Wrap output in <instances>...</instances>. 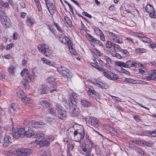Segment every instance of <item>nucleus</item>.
Segmentation results:
<instances>
[{"label": "nucleus", "mask_w": 156, "mask_h": 156, "mask_svg": "<svg viewBox=\"0 0 156 156\" xmlns=\"http://www.w3.org/2000/svg\"><path fill=\"white\" fill-rule=\"evenodd\" d=\"M57 69L58 72L63 76L70 78L72 76L70 71L64 66H60L58 67Z\"/></svg>", "instance_id": "f257e3e1"}, {"label": "nucleus", "mask_w": 156, "mask_h": 156, "mask_svg": "<svg viewBox=\"0 0 156 156\" xmlns=\"http://www.w3.org/2000/svg\"><path fill=\"white\" fill-rule=\"evenodd\" d=\"M56 87L54 86V89L49 90V87L45 84H42L38 87V92L40 94H48L50 91L51 93H52L53 91L55 90Z\"/></svg>", "instance_id": "f03ea898"}, {"label": "nucleus", "mask_w": 156, "mask_h": 156, "mask_svg": "<svg viewBox=\"0 0 156 156\" xmlns=\"http://www.w3.org/2000/svg\"><path fill=\"white\" fill-rule=\"evenodd\" d=\"M17 94L19 98H20L22 101L26 103L31 104L32 103V100L26 97V94L22 90L17 92Z\"/></svg>", "instance_id": "7ed1b4c3"}, {"label": "nucleus", "mask_w": 156, "mask_h": 156, "mask_svg": "<svg viewBox=\"0 0 156 156\" xmlns=\"http://www.w3.org/2000/svg\"><path fill=\"white\" fill-rule=\"evenodd\" d=\"M16 152L19 155H27L32 153L33 150L29 148H20L16 150Z\"/></svg>", "instance_id": "20e7f679"}, {"label": "nucleus", "mask_w": 156, "mask_h": 156, "mask_svg": "<svg viewBox=\"0 0 156 156\" xmlns=\"http://www.w3.org/2000/svg\"><path fill=\"white\" fill-rule=\"evenodd\" d=\"M85 120L88 124L95 127L98 128L99 126L98 121L95 117L87 116L86 117Z\"/></svg>", "instance_id": "39448f33"}, {"label": "nucleus", "mask_w": 156, "mask_h": 156, "mask_svg": "<svg viewBox=\"0 0 156 156\" xmlns=\"http://www.w3.org/2000/svg\"><path fill=\"white\" fill-rule=\"evenodd\" d=\"M12 143V140L11 139L10 134H6L3 138H2V143L4 147H6L8 146L10 144Z\"/></svg>", "instance_id": "423d86ee"}, {"label": "nucleus", "mask_w": 156, "mask_h": 156, "mask_svg": "<svg viewBox=\"0 0 156 156\" xmlns=\"http://www.w3.org/2000/svg\"><path fill=\"white\" fill-rule=\"evenodd\" d=\"M107 72H106L104 76L109 79L115 80L119 78V76L116 74L107 70Z\"/></svg>", "instance_id": "0eeeda50"}, {"label": "nucleus", "mask_w": 156, "mask_h": 156, "mask_svg": "<svg viewBox=\"0 0 156 156\" xmlns=\"http://www.w3.org/2000/svg\"><path fill=\"white\" fill-rule=\"evenodd\" d=\"M78 95L76 94L73 93L72 94L71 97L69 98V104L72 107H75L77 104L75 100L78 99Z\"/></svg>", "instance_id": "6e6552de"}, {"label": "nucleus", "mask_w": 156, "mask_h": 156, "mask_svg": "<svg viewBox=\"0 0 156 156\" xmlns=\"http://www.w3.org/2000/svg\"><path fill=\"white\" fill-rule=\"evenodd\" d=\"M58 116V117L63 119L66 116V110L63 108H57Z\"/></svg>", "instance_id": "1a4fd4ad"}, {"label": "nucleus", "mask_w": 156, "mask_h": 156, "mask_svg": "<svg viewBox=\"0 0 156 156\" xmlns=\"http://www.w3.org/2000/svg\"><path fill=\"white\" fill-rule=\"evenodd\" d=\"M2 24L5 28H7L11 25V20L7 16L1 20Z\"/></svg>", "instance_id": "9d476101"}, {"label": "nucleus", "mask_w": 156, "mask_h": 156, "mask_svg": "<svg viewBox=\"0 0 156 156\" xmlns=\"http://www.w3.org/2000/svg\"><path fill=\"white\" fill-rule=\"evenodd\" d=\"M81 154L87 156H91V149L88 148L87 145H86L84 147H83L80 151Z\"/></svg>", "instance_id": "9b49d317"}, {"label": "nucleus", "mask_w": 156, "mask_h": 156, "mask_svg": "<svg viewBox=\"0 0 156 156\" xmlns=\"http://www.w3.org/2000/svg\"><path fill=\"white\" fill-rule=\"evenodd\" d=\"M74 141L79 142L80 144V141L84 138L85 135L82 134L73 133Z\"/></svg>", "instance_id": "f8f14e48"}, {"label": "nucleus", "mask_w": 156, "mask_h": 156, "mask_svg": "<svg viewBox=\"0 0 156 156\" xmlns=\"http://www.w3.org/2000/svg\"><path fill=\"white\" fill-rule=\"evenodd\" d=\"M112 39L114 42L117 43L122 44V38L120 36L117 35L115 34L112 37Z\"/></svg>", "instance_id": "ddd939ff"}, {"label": "nucleus", "mask_w": 156, "mask_h": 156, "mask_svg": "<svg viewBox=\"0 0 156 156\" xmlns=\"http://www.w3.org/2000/svg\"><path fill=\"white\" fill-rule=\"evenodd\" d=\"M137 62H135L131 60L127 61L125 63V68L135 67L138 65Z\"/></svg>", "instance_id": "4468645a"}, {"label": "nucleus", "mask_w": 156, "mask_h": 156, "mask_svg": "<svg viewBox=\"0 0 156 156\" xmlns=\"http://www.w3.org/2000/svg\"><path fill=\"white\" fill-rule=\"evenodd\" d=\"M87 92L88 94L92 97H94L96 99V97H98V94L94 90H92L90 88H89Z\"/></svg>", "instance_id": "2eb2a0df"}, {"label": "nucleus", "mask_w": 156, "mask_h": 156, "mask_svg": "<svg viewBox=\"0 0 156 156\" xmlns=\"http://www.w3.org/2000/svg\"><path fill=\"white\" fill-rule=\"evenodd\" d=\"M34 135V132L31 129H29L27 131L25 130L24 136L27 137H30Z\"/></svg>", "instance_id": "dca6fc26"}, {"label": "nucleus", "mask_w": 156, "mask_h": 156, "mask_svg": "<svg viewBox=\"0 0 156 156\" xmlns=\"http://www.w3.org/2000/svg\"><path fill=\"white\" fill-rule=\"evenodd\" d=\"M76 133L85 135L84 130L83 127L81 126H80L79 128L75 130L73 132V133L76 134Z\"/></svg>", "instance_id": "f3484780"}, {"label": "nucleus", "mask_w": 156, "mask_h": 156, "mask_svg": "<svg viewBox=\"0 0 156 156\" xmlns=\"http://www.w3.org/2000/svg\"><path fill=\"white\" fill-rule=\"evenodd\" d=\"M60 36H59L58 37V40L62 43L66 44L68 41L69 40V39L66 36H63L62 37V35Z\"/></svg>", "instance_id": "a211bd4d"}, {"label": "nucleus", "mask_w": 156, "mask_h": 156, "mask_svg": "<svg viewBox=\"0 0 156 156\" xmlns=\"http://www.w3.org/2000/svg\"><path fill=\"white\" fill-rule=\"evenodd\" d=\"M145 10L146 12L149 14L151 12H153L154 9L153 7L150 4H147L145 7Z\"/></svg>", "instance_id": "6ab92c4d"}, {"label": "nucleus", "mask_w": 156, "mask_h": 156, "mask_svg": "<svg viewBox=\"0 0 156 156\" xmlns=\"http://www.w3.org/2000/svg\"><path fill=\"white\" fill-rule=\"evenodd\" d=\"M39 104L42 106L49 107L51 106L50 103L47 100H42L39 101Z\"/></svg>", "instance_id": "aec40b11"}, {"label": "nucleus", "mask_w": 156, "mask_h": 156, "mask_svg": "<svg viewBox=\"0 0 156 156\" xmlns=\"http://www.w3.org/2000/svg\"><path fill=\"white\" fill-rule=\"evenodd\" d=\"M50 141L47 140H42L39 142V144L40 147H42L44 146H48L49 145Z\"/></svg>", "instance_id": "412c9836"}, {"label": "nucleus", "mask_w": 156, "mask_h": 156, "mask_svg": "<svg viewBox=\"0 0 156 156\" xmlns=\"http://www.w3.org/2000/svg\"><path fill=\"white\" fill-rule=\"evenodd\" d=\"M34 76L32 75L28 74L26 75L24 80L27 83H30L34 80Z\"/></svg>", "instance_id": "4be33fe9"}, {"label": "nucleus", "mask_w": 156, "mask_h": 156, "mask_svg": "<svg viewBox=\"0 0 156 156\" xmlns=\"http://www.w3.org/2000/svg\"><path fill=\"white\" fill-rule=\"evenodd\" d=\"M16 131L18 132V133L21 136V137H23L25 135V130L24 127L17 128Z\"/></svg>", "instance_id": "5701e85b"}, {"label": "nucleus", "mask_w": 156, "mask_h": 156, "mask_svg": "<svg viewBox=\"0 0 156 156\" xmlns=\"http://www.w3.org/2000/svg\"><path fill=\"white\" fill-rule=\"evenodd\" d=\"M12 133L11 134L14 138L17 139L19 137H21V136L18 133V132L16 131V129H12Z\"/></svg>", "instance_id": "b1692460"}, {"label": "nucleus", "mask_w": 156, "mask_h": 156, "mask_svg": "<svg viewBox=\"0 0 156 156\" xmlns=\"http://www.w3.org/2000/svg\"><path fill=\"white\" fill-rule=\"evenodd\" d=\"M124 81L132 84H136L137 83V80H134L130 78H126Z\"/></svg>", "instance_id": "393cba45"}, {"label": "nucleus", "mask_w": 156, "mask_h": 156, "mask_svg": "<svg viewBox=\"0 0 156 156\" xmlns=\"http://www.w3.org/2000/svg\"><path fill=\"white\" fill-rule=\"evenodd\" d=\"M42 123V122H34L32 123L31 125L33 127L37 128L41 127Z\"/></svg>", "instance_id": "a878e982"}, {"label": "nucleus", "mask_w": 156, "mask_h": 156, "mask_svg": "<svg viewBox=\"0 0 156 156\" xmlns=\"http://www.w3.org/2000/svg\"><path fill=\"white\" fill-rule=\"evenodd\" d=\"M80 112V110L79 108H73L72 112V115L73 116H75L78 115Z\"/></svg>", "instance_id": "bb28decb"}, {"label": "nucleus", "mask_w": 156, "mask_h": 156, "mask_svg": "<svg viewBox=\"0 0 156 156\" xmlns=\"http://www.w3.org/2000/svg\"><path fill=\"white\" fill-rule=\"evenodd\" d=\"M44 136V134L41 131H37L35 135L36 138L39 139H43Z\"/></svg>", "instance_id": "cd10ccee"}, {"label": "nucleus", "mask_w": 156, "mask_h": 156, "mask_svg": "<svg viewBox=\"0 0 156 156\" xmlns=\"http://www.w3.org/2000/svg\"><path fill=\"white\" fill-rule=\"evenodd\" d=\"M81 104L84 107H90L91 105V103L90 102L84 100L81 101Z\"/></svg>", "instance_id": "c85d7f7f"}, {"label": "nucleus", "mask_w": 156, "mask_h": 156, "mask_svg": "<svg viewBox=\"0 0 156 156\" xmlns=\"http://www.w3.org/2000/svg\"><path fill=\"white\" fill-rule=\"evenodd\" d=\"M16 69V67L13 66H11L9 67L8 69L10 75H14L15 70Z\"/></svg>", "instance_id": "c756f323"}, {"label": "nucleus", "mask_w": 156, "mask_h": 156, "mask_svg": "<svg viewBox=\"0 0 156 156\" xmlns=\"http://www.w3.org/2000/svg\"><path fill=\"white\" fill-rule=\"evenodd\" d=\"M47 8L51 15H53L55 11V5H54L52 6L48 7V8Z\"/></svg>", "instance_id": "7c9ffc66"}, {"label": "nucleus", "mask_w": 156, "mask_h": 156, "mask_svg": "<svg viewBox=\"0 0 156 156\" xmlns=\"http://www.w3.org/2000/svg\"><path fill=\"white\" fill-rule=\"evenodd\" d=\"M49 113L54 115H56L57 112V108H50L48 109Z\"/></svg>", "instance_id": "2f4dec72"}, {"label": "nucleus", "mask_w": 156, "mask_h": 156, "mask_svg": "<svg viewBox=\"0 0 156 156\" xmlns=\"http://www.w3.org/2000/svg\"><path fill=\"white\" fill-rule=\"evenodd\" d=\"M64 20L69 27H72L73 26V24L72 21L67 16H66L64 17Z\"/></svg>", "instance_id": "473e14b6"}, {"label": "nucleus", "mask_w": 156, "mask_h": 156, "mask_svg": "<svg viewBox=\"0 0 156 156\" xmlns=\"http://www.w3.org/2000/svg\"><path fill=\"white\" fill-rule=\"evenodd\" d=\"M45 45L44 44H40L38 46V50L42 53H43L46 48L45 47Z\"/></svg>", "instance_id": "72a5a7b5"}, {"label": "nucleus", "mask_w": 156, "mask_h": 156, "mask_svg": "<svg viewBox=\"0 0 156 156\" xmlns=\"http://www.w3.org/2000/svg\"><path fill=\"white\" fill-rule=\"evenodd\" d=\"M104 60L106 61V63H105V64L107 65L108 67H109L110 68V64L111 62V59L108 56H105L104 57Z\"/></svg>", "instance_id": "f704fd0d"}, {"label": "nucleus", "mask_w": 156, "mask_h": 156, "mask_svg": "<svg viewBox=\"0 0 156 156\" xmlns=\"http://www.w3.org/2000/svg\"><path fill=\"white\" fill-rule=\"evenodd\" d=\"M95 84H97V86L101 88H106L107 87L106 83H103L100 82L99 83H95Z\"/></svg>", "instance_id": "c9c22d12"}, {"label": "nucleus", "mask_w": 156, "mask_h": 156, "mask_svg": "<svg viewBox=\"0 0 156 156\" xmlns=\"http://www.w3.org/2000/svg\"><path fill=\"white\" fill-rule=\"evenodd\" d=\"M56 79V78L54 76H50L47 79V81L49 83H51L54 82Z\"/></svg>", "instance_id": "e433bc0d"}, {"label": "nucleus", "mask_w": 156, "mask_h": 156, "mask_svg": "<svg viewBox=\"0 0 156 156\" xmlns=\"http://www.w3.org/2000/svg\"><path fill=\"white\" fill-rule=\"evenodd\" d=\"M141 144H142L145 145L146 146L151 147L153 143L150 141H146L144 140L142 141Z\"/></svg>", "instance_id": "4c0bfd02"}, {"label": "nucleus", "mask_w": 156, "mask_h": 156, "mask_svg": "<svg viewBox=\"0 0 156 156\" xmlns=\"http://www.w3.org/2000/svg\"><path fill=\"white\" fill-rule=\"evenodd\" d=\"M93 42L94 44H96L97 46L101 47L103 46V43L99 40H97L96 38L94 39Z\"/></svg>", "instance_id": "58836bf2"}, {"label": "nucleus", "mask_w": 156, "mask_h": 156, "mask_svg": "<svg viewBox=\"0 0 156 156\" xmlns=\"http://www.w3.org/2000/svg\"><path fill=\"white\" fill-rule=\"evenodd\" d=\"M26 22L27 25L30 26L34 23V20L29 18L27 19Z\"/></svg>", "instance_id": "ea45409f"}, {"label": "nucleus", "mask_w": 156, "mask_h": 156, "mask_svg": "<svg viewBox=\"0 0 156 156\" xmlns=\"http://www.w3.org/2000/svg\"><path fill=\"white\" fill-rule=\"evenodd\" d=\"M43 53H44L46 56H48L50 55L51 54V51L48 48H46Z\"/></svg>", "instance_id": "a19ab883"}, {"label": "nucleus", "mask_w": 156, "mask_h": 156, "mask_svg": "<svg viewBox=\"0 0 156 156\" xmlns=\"http://www.w3.org/2000/svg\"><path fill=\"white\" fill-rule=\"evenodd\" d=\"M99 34L101 40L102 41H105V38L103 33L99 29Z\"/></svg>", "instance_id": "79ce46f5"}, {"label": "nucleus", "mask_w": 156, "mask_h": 156, "mask_svg": "<svg viewBox=\"0 0 156 156\" xmlns=\"http://www.w3.org/2000/svg\"><path fill=\"white\" fill-rule=\"evenodd\" d=\"M114 43L112 42L111 41H108L105 44L106 47V48H111L112 47H113V44Z\"/></svg>", "instance_id": "37998d69"}, {"label": "nucleus", "mask_w": 156, "mask_h": 156, "mask_svg": "<svg viewBox=\"0 0 156 156\" xmlns=\"http://www.w3.org/2000/svg\"><path fill=\"white\" fill-rule=\"evenodd\" d=\"M7 16L6 14L0 8V20L4 18Z\"/></svg>", "instance_id": "c03bdc74"}, {"label": "nucleus", "mask_w": 156, "mask_h": 156, "mask_svg": "<svg viewBox=\"0 0 156 156\" xmlns=\"http://www.w3.org/2000/svg\"><path fill=\"white\" fill-rule=\"evenodd\" d=\"M29 72L27 69H24L21 72L20 75L22 76H23L25 74L26 75L28 74Z\"/></svg>", "instance_id": "a18cd8bd"}, {"label": "nucleus", "mask_w": 156, "mask_h": 156, "mask_svg": "<svg viewBox=\"0 0 156 156\" xmlns=\"http://www.w3.org/2000/svg\"><path fill=\"white\" fill-rule=\"evenodd\" d=\"M136 52L137 53H141L145 52L146 49L143 48H138L136 49Z\"/></svg>", "instance_id": "49530a36"}, {"label": "nucleus", "mask_w": 156, "mask_h": 156, "mask_svg": "<svg viewBox=\"0 0 156 156\" xmlns=\"http://www.w3.org/2000/svg\"><path fill=\"white\" fill-rule=\"evenodd\" d=\"M45 2L47 8L48 7L52 6L54 4L52 2L49 0H44Z\"/></svg>", "instance_id": "de8ad7c7"}, {"label": "nucleus", "mask_w": 156, "mask_h": 156, "mask_svg": "<svg viewBox=\"0 0 156 156\" xmlns=\"http://www.w3.org/2000/svg\"><path fill=\"white\" fill-rule=\"evenodd\" d=\"M117 65L119 67H122L125 68V63L120 61L115 62Z\"/></svg>", "instance_id": "09e8293b"}, {"label": "nucleus", "mask_w": 156, "mask_h": 156, "mask_svg": "<svg viewBox=\"0 0 156 156\" xmlns=\"http://www.w3.org/2000/svg\"><path fill=\"white\" fill-rule=\"evenodd\" d=\"M156 78V76L154 75L151 74L147 76L146 77V79L147 80H153L155 79Z\"/></svg>", "instance_id": "8fccbe9b"}, {"label": "nucleus", "mask_w": 156, "mask_h": 156, "mask_svg": "<svg viewBox=\"0 0 156 156\" xmlns=\"http://www.w3.org/2000/svg\"><path fill=\"white\" fill-rule=\"evenodd\" d=\"M54 24L56 27L57 28V30L60 33H62L63 32V31L59 26L58 24L57 23H55L54 21Z\"/></svg>", "instance_id": "3c124183"}, {"label": "nucleus", "mask_w": 156, "mask_h": 156, "mask_svg": "<svg viewBox=\"0 0 156 156\" xmlns=\"http://www.w3.org/2000/svg\"><path fill=\"white\" fill-rule=\"evenodd\" d=\"M74 145H75L74 144L73 145L72 144H71L70 142L68 143V144H67V147L68 148L67 151L69 150H69H72L74 148Z\"/></svg>", "instance_id": "603ef678"}, {"label": "nucleus", "mask_w": 156, "mask_h": 156, "mask_svg": "<svg viewBox=\"0 0 156 156\" xmlns=\"http://www.w3.org/2000/svg\"><path fill=\"white\" fill-rule=\"evenodd\" d=\"M87 38L90 41L92 42H93L95 39V38H94L90 34H87Z\"/></svg>", "instance_id": "864d4df0"}, {"label": "nucleus", "mask_w": 156, "mask_h": 156, "mask_svg": "<svg viewBox=\"0 0 156 156\" xmlns=\"http://www.w3.org/2000/svg\"><path fill=\"white\" fill-rule=\"evenodd\" d=\"M66 44H67V45L68 46L69 49H72V50L73 49V44L71 42V41H70V40L69 41H68L66 43Z\"/></svg>", "instance_id": "5fc2aeb1"}, {"label": "nucleus", "mask_w": 156, "mask_h": 156, "mask_svg": "<svg viewBox=\"0 0 156 156\" xmlns=\"http://www.w3.org/2000/svg\"><path fill=\"white\" fill-rule=\"evenodd\" d=\"M97 69H98L99 71H101L102 73L103 74H104V75L105 73H106V72H107V70L103 68H102L99 65V67H98V68H97Z\"/></svg>", "instance_id": "6e6d98bb"}, {"label": "nucleus", "mask_w": 156, "mask_h": 156, "mask_svg": "<svg viewBox=\"0 0 156 156\" xmlns=\"http://www.w3.org/2000/svg\"><path fill=\"white\" fill-rule=\"evenodd\" d=\"M97 69H98L99 71H101L102 73L103 74H104V75L105 73H106V72H107V70L103 68H102L99 65V67H98V68H97Z\"/></svg>", "instance_id": "4d7b16f0"}, {"label": "nucleus", "mask_w": 156, "mask_h": 156, "mask_svg": "<svg viewBox=\"0 0 156 156\" xmlns=\"http://www.w3.org/2000/svg\"><path fill=\"white\" fill-rule=\"evenodd\" d=\"M36 6L37 8L38 11L39 12H40L42 10V8L41 7V5L39 2H37L35 3Z\"/></svg>", "instance_id": "13d9d810"}, {"label": "nucleus", "mask_w": 156, "mask_h": 156, "mask_svg": "<svg viewBox=\"0 0 156 156\" xmlns=\"http://www.w3.org/2000/svg\"><path fill=\"white\" fill-rule=\"evenodd\" d=\"M99 64L100 65L102 66H104L106 67L107 69H110V68L109 67H107V65L105 64V63L102 60H100L99 61Z\"/></svg>", "instance_id": "bf43d9fd"}, {"label": "nucleus", "mask_w": 156, "mask_h": 156, "mask_svg": "<svg viewBox=\"0 0 156 156\" xmlns=\"http://www.w3.org/2000/svg\"><path fill=\"white\" fill-rule=\"evenodd\" d=\"M141 40L144 42L149 43L151 42V39L149 38L144 37Z\"/></svg>", "instance_id": "052dcab7"}, {"label": "nucleus", "mask_w": 156, "mask_h": 156, "mask_svg": "<svg viewBox=\"0 0 156 156\" xmlns=\"http://www.w3.org/2000/svg\"><path fill=\"white\" fill-rule=\"evenodd\" d=\"M14 44L13 43H12L9 44H7L6 48V50L8 51L10 50L14 46Z\"/></svg>", "instance_id": "680f3d73"}, {"label": "nucleus", "mask_w": 156, "mask_h": 156, "mask_svg": "<svg viewBox=\"0 0 156 156\" xmlns=\"http://www.w3.org/2000/svg\"><path fill=\"white\" fill-rule=\"evenodd\" d=\"M47 121L49 123H52L54 122V119L53 118L48 117L46 118Z\"/></svg>", "instance_id": "e2e57ef3"}, {"label": "nucleus", "mask_w": 156, "mask_h": 156, "mask_svg": "<svg viewBox=\"0 0 156 156\" xmlns=\"http://www.w3.org/2000/svg\"><path fill=\"white\" fill-rule=\"evenodd\" d=\"M1 5L5 8H6L9 6V5L8 2H2L1 3Z\"/></svg>", "instance_id": "0e129e2a"}, {"label": "nucleus", "mask_w": 156, "mask_h": 156, "mask_svg": "<svg viewBox=\"0 0 156 156\" xmlns=\"http://www.w3.org/2000/svg\"><path fill=\"white\" fill-rule=\"evenodd\" d=\"M137 151L139 152L141 155H143L144 154V152L142 149L139 147L136 148Z\"/></svg>", "instance_id": "69168bd1"}, {"label": "nucleus", "mask_w": 156, "mask_h": 156, "mask_svg": "<svg viewBox=\"0 0 156 156\" xmlns=\"http://www.w3.org/2000/svg\"><path fill=\"white\" fill-rule=\"evenodd\" d=\"M50 151L49 150H46L44 151L43 153V156H50Z\"/></svg>", "instance_id": "338daca9"}, {"label": "nucleus", "mask_w": 156, "mask_h": 156, "mask_svg": "<svg viewBox=\"0 0 156 156\" xmlns=\"http://www.w3.org/2000/svg\"><path fill=\"white\" fill-rule=\"evenodd\" d=\"M149 14L150 17L156 19V12H155L154 10L153 12H151Z\"/></svg>", "instance_id": "774afa93"}]
</instances>
